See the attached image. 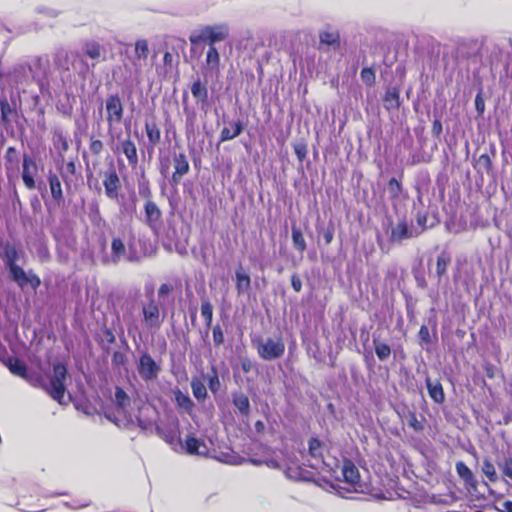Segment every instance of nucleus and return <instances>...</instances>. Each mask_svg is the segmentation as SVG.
<instances>
[{
    "instance_id": "1",
    "label": "nucleus",
    "mask_w": 512,
    "mask_h": 512,
    "mask_svg": "<svg viewBox=\"0 0 512 512\" xmlns=\"http://www.w3.org/2000/svg\"><path fill=\"white\" fill-rule=\"evenodd\" d=\"M21 255H23V252L18 250L11 243L7 242L4 245L2 257L11 279L21 289L30 285L32 289L36 290L41 285V279L33 270H28L26 272L17 264V260Z\"/></svg>"
},
{
    "instance_id": "2",
    "label": "nucleus",
    "mask_w": 512,
    "mask_h": 512,
    "mask_svg": "<svg viewBox=\"0 0 512 512\" xmlns=\"http://www.w3.org/2000/svg\"><path fill=\"white\" fill-rule=\"evenodd\" d=\"M68 370L64 363L55 362L52 366V375L46 383L40 375L32 377L28 374L26 379L32 386L43 389L51 398L61 403L66 392V378Z\"/></svg>"
},
{
    "instance_id": "3",
    "label": "nucleus",
    "mask_w": 512,
    "mask_h": 512,
    "mask_svg": "<svg viewBox=\"0 0 512 512\" xmlns=\"http://www.w3.org/2000/svg\"><path fill=\"white\" fill-rule=\"evenodd\" d=\"M229 26L226 23L206 25L189 36L192 45L208 44L215 46L217 42L226 40L229 37Z\"/></svg>"
},
{
    "instance_id": "4",
    "label": "nucleus",
    "mask_w": 512,
    "mask_h": 512,
    "mask_svg": "<svg viewBox=\"0 0 512 512\" xmlns=\"http://www.w3.org/2000/svg\"><path fill=\"white\" fill-rule=\"evenodd\" d=\"M343 484L342 487L348 493H363L366 484L361 480L358 468L355 464L345 459L341 468Z\"/></svg>"
},
{
    "instance_id": "5",
    "label": "nucleus",
    "mask_w": 512,
    "mask_h": 512,
    "mask_svg": "<svg viewBox=\"0 0 512 512\" xmlns=\"http://www.w3.org/2000/svg\"><path fill=\"white\" fill-rule=\"evenodd\" d=\"M255 344L258 356L265 361L281 358L285 352V343L281 337L259 339Z\"/></svg>"
},
{
    "instance_id": "6",
    "label": "nucleus",
    "mask_w": 512,
    "mask_h": 512,
    "mask_svg": "<svg viewBox=\"0 0 512 512\" xmlns=\"http://www.w3.org/2000/svg\"><path fill=\"white\" fill-rule=\"evenodd\" d=\"M148 298V302L142 305V320L147 328L157 330L162 326L165 313H161L160 306L154 298L153 291L148 295Z\"/></svg>"
},
{
    "instance_id": "7",
    "label": "nucleus",
    "mask_w": 512,
    "mask_h": 512,
    "mask_svg": "<svg viewBox=\"0 0 512 512\" xmlns=\"http://www.w3.org/2000/svg\"><path fill=\"white\" fill-rule=\"evenodd\" d=\"M124 116V104L118 93L109 94L105 100V120L108 131L122 122Z\"/></svg>"
},
{
    "instance_id": "8",
    "label": "nucleus",
    "mask_w": 512,
    "mask_h": 512,
    "mask_svg": "<svg viewBox=\"0 0 512 512\" xmlns=\"http://www.w3.org/2000/svg\"><path fill=\"white\" fill-rule=\"evenodd\" d=\"M123 258H125L128 262H139L141 256L136 252L133 246L129 243L128 251H126V246L120 237H113L111 240V258L110 261L114 264L119 263Z\"/></svg>"
},
{
    "instance_id": "9",
    "label": "nucleus",
    "mask_w": 512,
    "mask_h": 512,
    "mask_svg": "<svg viewBox=\"0 0 512 512\" xmlns=\"http://www.w3.org/2000/svg\"><path fill=\"white\" fill-rule=\"evenodd\" d=\"M173 172L169 177V183L173 186L180 184L182 178L190 172V163L185 152H173L171 155Z\"/></svg>"
},
{
    "instance_id": "10",
    "label": "nucleus",
    "mask_w": 512,
    "mask_h": 512,
    "mask_svg": "<svg viewBox=\"0 0 512 512\" xmlns=\"http://www.w3.org/2000/svg\"><path fill=\"white\" fill-rule=\"evenodd\" d=\"M161 368L148 352H143L137 363V371L144 381L157 379Z\"/></svg>"
},
{
    "instance_id": "11",
    "label": "nucleus",
    "mask_w": 512,
    "mask_h": 512,
    "mask_svg": "<svg viewBox=\"0 0 512 512\" xmlns=\"http://www.w3.org/2000/svg\"><path fill=\"white\" fill-rule=\"evenodd\" d=\"M144 223L152 231H157L163 224V213L157 203L153 201H144L143 205Z\"/></svg>"
},
{
    "instance_id": "12",
    "label": "nucleus",
    "mask_w": 512,
    "mask_h": 512,
    "mask_svg": "<svg viewBox=\"0 0 512 512\" xmlns=\"http://www.w3.org/2000/svg\"><path fill=\"white\" fill-rule=\"evenodd\" d=\"M103 186L108 199L116 201L119 198L121 182L116 169L112 166L104 172Z\"/></svg>"
},
{
    "instance_id": "13",
    "label": "nucleus",
    "mask_w": 512,
    "mask_h": 512,
    "mask_svg": "<svg viewBox=\"0 0 512 512\" xmlns=\"http://www.w3.org/2000/svg\"><path fill=\"white\" fill-rule=\"evenodd\" d=\"M190 91L197 106L201 110L206 111L209 107V90L207 82L197 76L190 85Z\"/></svg>"
},
{
    "instance_id": "14",
    "label": "nucleus",
    "mask_w": 512,
    "mask_h": 512,
    "mask_svg": "<svg viewBox=\"0 0 512 512\" xmlns=\"http://www.w3.org/2000/svg\"><path fill=\"white\" fill-rule=\"evenodd\" d=\"M457 475L463 482L465 489L470 493L474 494L478 490V480L476 479L472 470L463 462L457 461L455 464Z\"/></svg>"
},
{
    "instance_id": "15",
    "label": "nucleus",
    "mask_w": 512,
    "mask_h": 512,
    "mask_svg": "<svg viewBox=\"0 0 512 512\" xmlns=\"http://www.w3.org/2000/svg\"><path fill=\"white\" fill-rule=\"evenodd\" d=\"M22 180L27 189L33 190L36 187L33 174L37 171V164L33 158L24 154L22 164Z\"/></svg>"
},
{
    "instance_id": "16",
    "label": "nucleus",
    "mask_w": 512,
    "mask_h": 512,
    "mask_svg": "<svg viewBox=\"0 0 512 512\" xmlns=\"http://www.w3.org/2000/svg\"><path fill=\"white\" fill-rule=\"evenodd\" d=\"M145 133L148 140V145L151 149L155 148L161 142V129L155 116L145 120L144 124Z\"/></svg>"
},
{
    "instance_id": "17",
    "label": "nucleus",
    "mask_w": 512,
    "mask_h": 512,
    "mask_svg": "<svg viewBox=\"0 0 512 512\" xmlns=\"http://www.w3.org/2000/svg\"><path fill=\"white\" fill-rule=\"evenodd\" d=\"M47 181L53 202L58 206L63 204L64 193L59 175L50 170L47 174Z\"/></svg>"
},
{
    "instance_id": "18",
    "label": "nucleus",
    "mask_w": 512,
    "mask_h": 512,
    "mask_svg": "<svg viewBox=\"0 0 512 512\" xmlns=\"http://www.w3.org/2000/svg\"><path fill=\"white\" fill-rule=\"evenodd\" d=\"M52 143L56 150L57 156L63 161L64 155L70 147L69 137L61 128H54L52 130Z\"/></svg>"
},
{
    "instance_id": "19",
    "label": "nucleus",
    "mask_w": 512,
    "mask_h": 512,
    "mask_svg": "<svg viewBox=\"0 0 512 512\" xmlns=\"http://www.w3.org/2000/svg\"><path fill=\"white\" fill-rule=\"evenodd\" d=\"M173 395L174 402L179 413H187L191 415L195 405L188 393H184L180 388L176 387L173 389Z\"/></svg>"
},
{
    "instance_id": "20",
    "label": "nucleus",
    "mask_w": 512,
    "mask_h": 512,
    "mask_svg": "<svg viewBox=\"0 0 512 512\" xmlns=\"http://www.w3.org/2000/svg\"><path fill=\"white\" fill-rule=\"evenodd\" d=\"M17 115L15 107H13L5 94H0V123L3 126L11 124L13 118Z\"/></svg>"
},
{
    "instance_id": "21",
    "label": "nucleus",
    "mask_w": 512,
    "mask_h": 512,
    "mask_svg": "<svg viewBox=\"0 0 512 512\" xmlns=\"http://www.w3.org/2000/svg\"><path fill=\"white\" fill-rule=\"evenodd\" d=\"M245 125L241 120L230 122L229 127H224L220 131L219 143L231 141L238 137L244 130Z\"/></svg>"
},
{
    "instance_id": "22",
    "label": "nucleus",
    "mask_w": 512,
    "mask_h": 512,
    "mask_svg": "<svg viewBox=\"0 0 512 512\" xmlns=\"http://www.w3.org/2000/svg\"><path fill=\"white\" fill-rule=\"evenodd\" d=\"M425 382L429 397L435 403L443 404L445 401V392L441 382L438 379L433 381L429 376L426 377Z\"/></svg>"
},
{
    "instance_id": "23",
    "label": "nucleus",
    "mask_w": 512,
    "mask_h": 512,
    "mask_svg": "<svg viewBox=\"0 0 512 512\" xmlns=\"http://www.w3.org/2000/svg\"><path fill=\"white\" fill-rule=\"evenodd\" d=\"M120 149L127 158L129 165L132 168H135L138 165L139 160L137 147L134 141L130 137H127L126 139L120 142Z\"/></svg>"
},
{
    "instance_id": "24",
    "label": "nucleus",
    "mask_w": 512,
    "mask_h": 512,
    "mask_svg": "<svg viewBox=\"0 0 512 512\" xmlns=\"http://www.w3.org/2000/svg\"><path fill=\"white\" fill-rule=\"evenodd\" d=\"M325 444L318 437H311L308 441V454L320 464L324 460Z\"/></svg>"
},
{
    "instance_id": "25",
    "label": "nucleus",
    "mask_w": 512,
    "mask_h": 512,
    "mask_svg": "<svg viewBox=\"0 0 512 512\" xmlns=\"http://www.w3.org/2000/svg\"><path fill=\"white\" fill-rule=\"evenodd\" d=\"M412 237L413 234L405 220L398 222L394 227H392L390 234V240L392 242H401Z\"/></svg>"
},
{
    "instance_id": "26",
    "label": "nucleus",
    "mask_w": 512,
    "mask_h": 512,
    "mask_svg": "<svg viewBox=\"0 0 512 512\" xmlns=\"http://www.w3.org/2000/svg\"><path fill=\"white\" fill-rule=\"evenodd\" d=\"M235 288L237 294L240 296L250 290L251 288V278L248 273H246L243 268H239L235 272Z\"/></svg>"
},
{
    "instance_id": "27",
    "label": "nucleus",
    "mask_w": 512,
    "mask_h": 512,
    "mask_svg": "<svg viewBox=\"0 0 512 512\" xmlns=\"http://www.w3.org/2000/svg\"><path fill=\"white\" fill-rule=\"evenodd\" d=\"M384 107L386 110H397L401 105L399 88H388L383 97Z\"/></svg>"
},
{
    "instance_id": "28",
    "label": "nucleus",
    "mask_w": 512,
    "mask_h": 512,
    "mask_svg": "<svg viewBox=\"0 0 512 512\" xmlns=\"http://www.w3.org/2000/svg\"><path fill=\"white\" fill-rule=\"evenodd\" d=\"M205 68L211 72L216 74L219 73L220 70V54L216 48V46H209L206 52L205 59Z\"/></svg>"
},
{
    "instance_id": "29",
    "label": "nucleus",
    "mask_w": 512,
    "mask_h": 512,
    "mask_svg": "<svg viewBox=\"0 0 512 512\" xmlns=\"http://www.w3.org/2000/svg\"><path fill=\"white\" fill-rule=\"evenodd\" d=\"M60 176L64 182L67 190L70 189V183L72 182V176L77 175L76 163L73 159L69 160L65 165L58 167Z\"/></svg>"
},
{
    "instance_id": "30",
    "label": "nucleus",
    "mask_w": 512,
    "mask_h": 512,
    "mask_svg": "<svg viewBox=\"0 0 512 512\" xmlns=\"http://www.w3.org/2000/svg\"><path fill=\"white\" fill-rule=\"evenodd\" d=\"M232 401L234 406L238 409L239 413L248 416L250 413V401L248 396L241 392L236 391L232 394Z\"/></svg>"
},
{
    "instance_id": "31",
    "label": "nucleus",
    "mask_w": 512,
    "mask_h": 512,
    "mask_svg": "<svg viewBox=\"0 0 512 512\" xmlns=\"http://www.w3.org/2000/svg\"><path fill=\"white\" fill-rule=\"evenodd\" d=\"M6 365L11 373L23 379H28V369L26 364L17 357L8 358Z\"/></svg>"
},
{
    "instance_id": "32",
    "label": "nucleus",
    "mask_w": 512,
    "mask_h": 512,
    "mask_svg": "<svg viewBox=\"0 0 512 512\" xmlns=\"http://www.w3.org/2000/svg\"><path fill=\"white\" fill-rule=\"evenodd\" d=\"M451 263V255L446 250L442 251L436 259V276L438 281L441 280L442 277L446 276L448 266Z\"/></svg>"
},
{
    "instance_id": "33",
    "label": "nucleus",
    "mask_w": 512,
    "mask_h": 512,
    "mask_svg": "<svg viewBox=\"0 0 512 512\" xmlns=\"http://www.w3.org/2000/svg\"><path fill=\"white\" fill-rule=\"evenodd\" d=\"M114 403L118 411L125 412L130 406V397L120 386H115Z\"/></svg>"
},
{
    "instance_id": "34",
    "label": "nucleus",
    "mask_w": 512,
    "mask_h": 512,
    "mask_svg": "<svg viewBox=\"0 0 512 512\" xmlns=\"http://www.w3.org/2000/svg\"><path fill=\"white\" fill-rule=\"evenodd\" d=\"M204 447V441L196 438L193 434L187 435L185 439V450L190 455H202L204 452L200 451V448Z\"/></svg>"
},
{
    "instance_id": "35",
    "label": "nucleus",
    "mask_w": 512,
    "mask_h": 512,
    "mask_svg": "<svg viewBox=\"0 0 512 512\" xmlns=\"http://www.w3.org/2000/svg\"><path fill=\"white\" fill-rule=\"evenodd\" d=\"M320 44L326 46L339 47L340 34L337 30H325L319 33Z\"/></svg>"
},
{
    "instance_id": "36",
    "label": "nucleus",
    "mask_w": 512,
    "mask_h": 512,
    "mask_svg": "<svg viewBox=\"0 0 512 512\" xmlns=\"http://www.w3.org/2000/svg\"><path fill=\"white\" fill-rule=\"evenodd\" d=\"M405 419L407 425L413 429V431L417 433H422L424 431L425 417L423 415H421V419H418L415 411L408 410L405 414Z\"/></svg>"
},
{
    "instance_id": "37",
    "label": "nucleus",
    "mask_w": 512,
    "mask_h": 512,
    "mask_svg": "<svg viewBox=\"0 0 512 512\" xmlns=\"http://www.w3.org/2000/svg\"><path fill=\"white\" fill-rule=\"evenodd\" d=\"M190 386L192 389L193 396L198 401H204L208 397L207 389L200 379L196 377L192 378Z\"/></svg>"
},
{
    "instance_id": "38",
    "label": "nucleus",
    "mask_w": 512,
    "mask_h": 512,
    "mask_svg": "<svg viewBox=\"0 0 512 512\" xmlns=\"http://www.w3.org/2000/svg\"><path fill=\"white\" fill-rule=\"evenodd\" d=\"M291 236H292V242H293L295 249L298 252L303 253L307 248V244H306V240L304 238V235H303L301 229L299 227L293 225Z\"/></svg>"
},
{
    "instance_id": "39",
    "label": "nucleus",
    "mask_w": 512,
    "mask_h": 512,
    "mask_svg": "<svg viewBox=\"0 0 512 512\" xmlns=\"http://www.w3.org/2000/svg\"><path fill=\"white\" fill-rule=\"evenodd\" d=\"M374 349L377 358L380 361H385L389 358L391 354V348L387 343L381 342L378 339H373Z\"/></svg>"
},
{
    "instance_id": "40",
    "label": "nucleus",
    "mask_w": 512,
    "mask_h": 512,
    "mask_svg": "<svg viewBox=\"0 0 512 512\" xmlns=\"http://www.w3.org/2000/svg\"><path fill=\"white\" fill-rule=\"evenodd\" d=\"M85 54L93 59L99 60L102 54V47L96 41H86L84 43Z\"/></svg>"
},
{
    "instance_id": "41",
    "label": "nucleus",
    "mask_w": 512,
    "mask_h": 512,
    "mask_svg": "<svg viewBox=\"0 0 512 512\" xmlns=\"http://www.w3.org/2000/svg\"><path fill=\"white\" fill-rule=\"evenodd\" d=\"M207 383L210 391L213 394H216L220 390L221 383L219 380L217 368L215 366L211 367L210 372L207 375Z\"/></svg>"
},
{
    "instance_id": "42",
    "label": "nucleus",
    "mask_w": 512,
    "mask_h": 512,
    "mask_svg": "<svg viewBox=\"0 0 512 512\" xmlns=\"http://www.w3.org/2000/svg\"><path fill=\"white\" fill-rule=\"evenodd\" d=\"M138 193L145 201L154 200L150 181L146 178L138 181Z\"/></svg>"
},
{
    "instance_id": "43",
    "label": "nucleus",
    "mask_w": 512,
    "mask_h": 512,
    "mask_svg": "<svg viewBox=\"0 0 512 512\" xmlns=\"http://www.w3.org/2000/svg\"><path fill=\"white\" fill-rule=\"evenodd\" d=\"M201 315L205 320L206 327L209 328L213 320V306L208 299L201 302Z\"/></svg>"
},
{
    "instance_id": "44",
    "label": "nucleus",
    "mask_w": 512,
    "mask_h": 512,
    "mask_svg": "<svg viewBox=\"0 0 512 512\" xmlns=\"http://www.w3.org/2000/svg\"><path fill=\"white\" fill-rule=\"evenodd\" d=\"M134 54L140 56L142 60L148 59L149 43L146 39H137L134 43Z\"/></svg>"
},
{
    "instance_id": "45",
    "label": "nucleus",
    "mask_w": 512,
    "mask_h": 512,
    "mask_svg": "<svg viewBox=\"0 0 512 512\" xmlns=\"http://www.w3.org/2000/svg\"><path fill=\"white\" fill-rule=\"evenodd\" d=\"M482 473L487 477L490 482H496L498 480L497 472L494 464L488 458L483 460Z\"/></svg>"
},
{
    "instance_id": "46",
    "label": "nucleus",
    "mask_w": 512,
    "mask_h": 512,
    "mask_svg": "<svg viewBox=\"0 0 512 512\" xmlns=\"http://www.w3.org/2000/svg\"><path fill=\"white\" fill-rule=\"evenodd\" d=\"M388 189L390 192V198L392 200H397L400 197V194L403 190L401 180L396 179L395 177L391 178L388 181Z\"/></svg>"
},
{
    "instance_id": "47",
    "label": "nucleus",
    "mask_w": 512,
    "mask_h": 512,
    "mask_svg": "<svg viewBox=\"0 0 512 512\" xmlns=\"http://www.w3.org/2000/svg\"><path fill=\"white\" fill-rule=\"evenodd\" d=\"M129 61L131 64L130 70L133 72L135 76H140L142 74L143 66L146 64V60H142L140 56L133 54L129 56Z\"/></svg>"
},
{
    "instance_id": "48",
    "label": "nucleus",
    "mask_w": 512,
    "mask_h": 512,
    "mask_svg": "<svg viewBox=\"0 0 512 512\" xmlns=\"http://www.w3.org/2000/svg\"><path fill=\"white\" fill-rule=\"evenodd\" d=\"M89 151L90 153L99 158L104 151V143L100 139H96L93 135L89 139Z\"/></svg>"
},
{
    "instance_id": "49",
    "label": "nucleus",
    "mask_w": 512,
    "mask_h": 512,
    "mask_svg": "<svg viewBox=\"0 0 512 512\" xmlns=\"http://www.w3.org/2000/svg\"><path fill=\"white\" fill-rule=\"evenodd\" d=\"M163 65L165 72L169 73L178 67V60L171 52L166 51L163 55Z\"/></svg>"
},
{
    "instance_id": "50",
    "label": "nucleus",
    "mask_w": 512,
    "mask_h": 512,
    "mask_svg": "<svg viewBox=\"0 0 512 512\" xmlns=\"http://www.w3.org/2000/svg\"><path fill=\"white\" fill-rule=\"evenodd\" d=\"M361 79L367 86H374L376 81L375 69L373 67H364L361 70Z\"/></svg>"
},
{
    "instance_id": "51",
    "label": "nucleus",
    "mask_w": 512,
    "mask_h": 512,
    "mask_svg": "<svg viewBox=\"0 0 512 512\" xmlns=\"http://www.w3.org/2000/svg\"><path fill=\"white\" fill-rule=\"evenodd\" d=\"M294 153L296 154L300 163L306 158L308 154V146L304 140L292 144Z\"/></svg>"
},
{
    "instance_id": "52",
    "label": "nucleus",
    "mask_w": 512,
    "mask_h": 512,
    "mask_svg": "<svg viewBox=\"0 0 512 512\" xmlns=\"http://www.w3.org/2000/svg\"><path fill=\"white\" fill-rule=\"evenodd\" d=\"M503 476L512 480V457H506L501 463H498Z\"/></svg>"
},
{
    "instance_id": "53",
    "label": "nucleus",
    "mask_w": 512,
    "mask_h": 512,
    "mask_svg": "<svg viewBox=\"0 0 512 512\" xmlns=\"http://www.w3.org/2000/svg\"><path fill=\"white\" fill-rule=\"evenodd\" d=\"M213 342L215 347H219L225 342L224 333L220 325L212 328Z\"/></svg>"
},
{
    "instance_id": "54",
    "label": "nucleus",
    "mask_w": 512,
    "mask_h": 512,
    "mask_svg": "<svg viewBox=\"0 0 512 512\" xmlns=\"http://www.w3.org/2000/svg\"><path fill=\"white\" fill-rule=\"evenodd\" d=\"M418 337L421 344L429 345L432 343L429 329L426 325H422L418 332Z\"/></svg>"
},
{
    "instance_id": "55",
    "label": "nucleus",
    "mask_w": 512,
    "mask_h": 512,
    "mask_svg": "<svg viewBox=\"0 0 512 512\" xmlns=\"http://www.w3.org/2000/svg\"><path fill=\"white\" fill-rule=\"evenodd\" d=\"M127 361L126 354L121 351H115L112 355V365L116 367L124 366Z\"/></svg>"
},
{
    "instance_id": "56",
    "label": "nucleus",
    "mask_w": 512,
    "mask_h": 512,
    "mask_svg": "<svg viewBox=\"0 0 512 512\" xmlns=\"http://www.w3.org/2000/svg\"><path fill=\"white\" fill-rule=\"evenodd\" d=\"M427 220H428L427 213H422V212L417 213L416 221H417V224L419 226H421V228H422L421 233L424 232L428 228ZM434 225H435V223H432L429 225V227H433Z\"/></svg>"
},
{
    "instance_id": "57",
    "label": "nucleus",
    "mask_w": 512,
    "mask_h": 512,
    "mask_svg": "<svg viewBox=\"0 0 512 512\" xmlns=\"http://www.w3.org/2000/svg\"><path fill=\"white\" fill-rule=\"evenodd\" d=\"M186 101H187V93L184 92L183 93V109L187 115V122L191 121V123L193 124V121L195 118V111L187 106Z\"/></svg>"
},
{
    "instance_id": "58",
    "label": "nucleus",
    "mask_w": 512,
    "mask_h": 512,
    "mask_svg": "<svg viewBox=\"0 0 512 512\" xmlns=\"http://www.w3.org/2000/svg\"><path fill=\"white\" fill-rule=\"evenodd\" d=\"M443 126L440 119H434L432 122V134L434 137L439 138L442 134Z\"/></svg>"
},
{
    "instance_id": "59",
    "label": "nucleus",
    "mask_w": 512,
    "mask_h": 512,
    "mask_svg": "<svg viewBox=\"0 0 512 512\" xmlns=\"http://www.w3.org/2000/svg\"><path fill=\"white\" fill-rule=\"evenodd\" d=\"M291 286L295 292H300L302 290V280L298 274H293L291 276Z\"/></svg>"
},
{
    "instance_id": "60",
    "label": "nucleus",
    "mask_w": 512,
    "mask_h": 512,
    "mask_svg": "<svg viewBox=\"0 0 512 512\" xmlns=\"http://www.w3.org/2000/svg\"><path fill=\"white\" fill-rule=\"evenodd\" d=\"M334 238V226L330 225L323 233V239L326 245H329Z\"/></svg>"
},
{
    "instance_id": "61",
    "label": "nucleus",
    "mask_w": 512,
    "mask_h": 512,
    "mask_svg": "<svg viewBox=\"0 0 512 512\" xmlns=\"http://www.w3.org/2000/svg\"><path fill=\"white\" fill-rule=\"evenodd\" d=\"M172 290H173V287H172L171 284L163 283V284L160 285V287L158 289V296L160 298L165 297L170 292H172Z\"/></svg>"
},
{
    "instance_id": "62",
    "label": "nucleus",
    "mask_w": 512,
    "mask_h": 512,
    "mask_svg": "<svg viewBox=\"0 0 512 512\" xmlns=\"http://www.w3.org/2000/svg\"><path fill=\"white\" fill-rule=\"evenodd\" d=\"M479 163L482 164L487 171L492 168V161L488 154H482L479 157Z\"/></svg>"
},
{
    "instance_id": "63",
    "label": "nucleus",
    "mask_w": 512,
    "mask_h": 512,
    "mask_svg": "<svg viewBox=\"0 0 512 512\" xmlns=\"http://www.w3.org/2000/svg\"><path fill=\"white\" fill-rule=\"evenodd\" d=\"M169 168H170L169 159L168 158L160 159L159 171H160L161 175L167 176Z\"/></svg>"
},
{
    "instance_id": "64",
    "label": "nucleus",
    "mask_w": 512,
    "mask_h": 512,
    "mask_svg": "<svg viewBox=\"0 0 512 512\" xmlns=\"http://www.w3.org/2000/svg\"><path fill=\"white\" fill-rule=\"evenodd\" d=\"M103 336L107 343L113 344L116 341L113 331L109 328L103 330Z\"/></svg>"
}]
</instances>
